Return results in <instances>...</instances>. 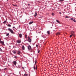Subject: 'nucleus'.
<instances>
[{
  "instance_id": "obj_1",
  "label": "nucleus",
  "mask_w": 76,
  "mask_h": 76,
  "mask_svg": "<svg viewBox=\"0 0 76 76\" xmlns=\"http://www.w3.org/2000/svg\"><path fill=\"white\" fill-rule=\"evenodd\" d=\"M8 31H10V32H11V33H12V34H13V33H14V32H13V30H12V29H10V28H9L8 29Z\"/></svg>"
},
{
  "instance_id": "obj_2",
  "label": "nucleus",
  "mask_w": 76,
  "mask_h": 76,
  "mask_svg": "<svg viewBox=\"0 0 76 76\" xmlns=\"http://www.w3.org/2000/svg\"><path fill=\"white\" fill-rule=\"evenodd\" d=\"M70 20H72L73 21V22H76V20H75V19L74 18H71Z\"/></svg>"
},
{
  "instance_id": "obj_3",
  "label": "nucleus",
  "mask_w": 76,
  "mask_h": 76,
  "mask_svg": "<svg viewBox=\"0 0 76 76\" xmlns=\"http://www.w3.org/2000/svg\"><path fill=\"white\" fill-rule=\"evenodd\" d=\"M33 68L35 70H37V66L36 65V67H35V64H34Z\"/></svg>"
},
{
  "instance_id": "obj_4",
  "label": "nucleus",
  "mask_w": 76,
  "mask_h": 76,
  "mask_svg": "<svg viewBox=\"0 0 76 76\" xmlns=\"http://www.w3.org/2000/svg\"><path fill=\"white\" fill-rule=\"evenodd\" d=\"M28 39L29 42H31V40L30 37H28Z\"/></svg>"
},
{
  "instance_id": "obj_5",
  "label": "nucleus",
  "mask_w": 76,
  "mask_h": 76,
  "mask_svg": "<svg viewBox=\"0 0 76 76\" xmlns=\"http://www.w3.org/2000/svg\"><path fill=\"white\" fill-rule=\"evenodd\" d=\"M28 49L29 50H31V46L30 45L28 46Z\"/></svg>"
},
{
  "instance_id": "obj_6",
  "label": "nucleus",
  "mask_w": 76,
  "mask_h": 76,
  "mask_svg": "<svg viewBox=\"0 0 76 76\" xmlns=\"http://www.w3.org/2000/svg\"><path fill=\"white\" fill-rule=\"evenodd\" d=\"M22 49L23 50H25V46L24 45H23L22 47Z\"/></svg>"
},
{
  "instance_id": "obj_7",
  "label": "nucleus",
  "mask_w": 76,
  "mask_h": 76,
  "mask_svg": "<svg viewBox=\"0 0 76 76\" xmlns=\"http://www.w3.org/2000/svg\"><path fill=\"white\" fill-rule=\"evenodd\" d=\"M0 43L1 44H2V45H4V42H3V41H0Z\"/></svg>"
},
{
  "instance_id": "obj_8",
  "label": "nucleus",
  "mask_w": 76,
  "mask_h": 76,
  "mask_svg": "<svg viewBox=\"0 0 76 76\" xmlns=\"http://www.w3.org/2000/svg\"><path fill=\"white\" fill-rule=\"evenodd\" d=\"M16 61H14L13 62V64L15 65V66H16Z\"/></svg>"
},
{
  "instance_id": "obj_9",
  "label": "nucleus",
  "mask_w": 76,
  "mask_h": 76,
  "mask_svg": "<svg viewBox=\"0 0 76 76\" xmlns=\"http://www.w3.org/2000/svg\"><path fill=\"white\" fill-rule=\"evenodd\" d=\"M19 35L20 38H22V35L21 34H19Z\"/></svg>"
},
{
  "instance_id": "obj_10",
  "label": "nucleus",
  "mask_w": 76,
  "mask_h": 76,
  "mask_svg": "<svg viewBox=\"0 0 76 76\" xmlns=\"http://www.w3.org/2000/svg\"><path fill=\"white\" fill-rule=\"evenodd\" d=\"M17 42L18 43H20V42H21V41L19 40H18L17 41Z\"/></svg>"
},
{
  "instance_id": "obj_11",
  "label": "nucleus",
  "mask_w": 76,
  "mask_h": 76,
  "mask_svg": "<svg viewBox=\"0 0 76 76\" xmlns=\"http://www.w3.org/2000/svg\"><path fill=\"white\" fill-rule=\"evenodd\" d=\"M18 54H19V55H20V53H21V52H20V51H18Z\"/></svg>"
},
{
  "instance_id": "obj_12",
  "label": "nucleus",
  "mask_w": 76,
  "mask_h": 76,
  "mask_svg": "<svg viewBox=\"0 0 76 76\" xmlns=\"http://www.w3.org/2000/svg\"><path fill=\"white\" fill-rule=\"evenodd\" d=\"M34 16L36 17L37 16V13L36 12H35V14L34 15Z\"/></svg>"
},
{
  "instance_id": "obj_13",
  "label": "nucleus",
  "mask_w": 76,
  "mask_h": 76,
  "mask_svg": "<svg viewBox=\"0 0 76 76\" xmlns=\"http://www.w3.org/2000/svg\"><path fill=\"white\" fill-rule=\"evenodd\" d=\"M64 0H59V1L60 2H62V1H63Z\"/></svg>"
},
{
  "instance_id": "obj_14",
  "label": "nucleus",
  "mask_w": 76,
  "mask_h": 76,
  "mask_svg": "<svg viewBox=\"0 0 76 76\" xmlns=\"http://www.w3.org/2000/svg\"><path fill=\"white\" fill-rule=\"evenodd\" d=\"M47 34H48V35H49V34H50V31H47Z\"/></svg>"
},
{
  "instance_id": "obj_15",
  "label": "nucleus",
  "mask_w": 76,
  "mask_h": 76,
  "mask_svg": "<svg viewBox=\"0 0 76 76\" xmlns=\"http://www.w3.org/2000/svg\"><path fill=\"white\" fill-rule=\"evenodd\" d=\"M33 23V22H30V23H29V25H31V24H32Z\"/></svg>"
},
{
  "instance_id": "obj_16",
  "label": "nucleus",
  "mask_w": 76,
  "mask_h": 76,
  "mask_svg": "<svg viewBox=\"0 0 76 76\" xmlns=\"http://www.w3.org/2000/svg\"><path fill=\"white\" fill-rule=\"evenodd\" d=\"M56 22H58V23H60V21L58 20H56Z\"/></svg>"
},
{
  "instance_id": "obj_17",
  "label": "nucleus",
  "mask_w": 76,
  "mask_h": 76,
  "mask_svg": "<svg viewBox=\"0 0 76 76\" xmlns=\"http://www.w3.org/2000/svg\"><path fill=\"white\" fill-rule=\"evenodd\" d=\"M60 33L59 32H58V33H57V35H60Z\"/></svg>"
},
{
  "instance_id": "obj_18",
  "label": "nucleus",
  "mask_w": 76,
  "mask_h": 76,
  "mask_svg": "<svg viewBox=\"0 0 76 76\" xmlns=\"http://www.w3.org/2000/svg\"><path fill=\"white\" fill-rule=\"evenodd\" d=\"M8 26L9 27H11V25L10 24H9Z\"/></svg>"
},
{
  "instance_id": "obj_19",
  "label": "nucleus",
  "mask_w": 76,
  "mask_h": 76,
  "mask_svg": "<svg viewBox=\"0 0 76 76\" xmlns=\"http://www.w3.org/2000/svg\"><path fill=\"white\" fill-rule=\"evenodd\" d=\"M13 53L14 54H16V51H13Z\"/></svg>"
},
{
  "instance_id": "obj_20",
  "label": "nucleus",
  "mask_w": 76,
  "mask_h": 76,
  "mask_svg": "<svg viewBox=\"0 0 76 76\" xmlns=\"http://www.w3.org/2000/svg\"><path fill=\"white\" fill-rule=\"evenodd\" d=\"M6 22H7V21H5L4 22V23H6Z\"/></svg>"
},
{
  "instance_id": "obj_21",
  "label": "nucleus",
  "mask_w": 76,
  "mask_h": 76,
  "mask_svg": "<svg viewBox=\"0 0 76 76\" xmlns=\"http://www.w3.org/2000/svg\"><path fill=\"white\" fill-rule=\"evenodd\" d=\"M25 37L26 38H27V35L26 34L25 35Z\"/></svg>"
},
{
  "instance_id": "obj_22",
  "label": "nucleus",
  "mask_w": 76,
  "mask_h": 76,
  "mask_svg": "<svg viewBox=\"0 0 76 76\" xmlns=\"http://www.w3.org/2000/svg\"><path fill=\"white\" fill-rule=\"evenodd\" d=\"M72 35H73V34H72L70 35V38H72Z\"/></svg>"
},
{
  "instance_id": "obj_23",
  "label": "nucleus",
  "mask_w": 76,
  "mask_h": 76,
  "mask_svg": "<svg viewBox=\"0 0 76 76\" xmlns=\"http://www.w3.org/2000/svg\"><path fill=\"white\" fill-rule=\"evenodd\" d=\"M52 16H54V13H52Z\"/></svg>"
},
{
  "instance_id": "obj_24",
  "label": "nucleus",
  "mask_w": 76,
  "mask_h": 76,
  "mask_svg": "<svg viewBox=\"0 0 76 76\" xmlns=\"http://www.w3.org/2000/svg\"><path fill=\"white\" fill-rule=\"evenodd\" d=\"M24 76H28V75H27V74H24Z\"/></svg>"
},
{
  "instance_id": "obj_25",
  "label": "nucleus",
  "mask_w": 76,
  "mask_h": 76,
  "mask_svg": "<svg viewBox=\"0 0 76 76\" xmlns=\"http://www.w3.org/2000/svg\"><path fill=\"white\" fill-rule=\"evenodd\" d=\"M9 35V34L8 33L6 35V36H8V35Z\"/></svg>"
},
{
  "instance_id": "obj_26",
  "label": "nucleus",
  "mask_w": 76,
  "mask_h": 76,
  "mask_svg": "<svg viewBox=\"0 0 76 76\" xmlns=\"http://www.w3.org/2000/svg\"><path fill=\"white\" fill-rule=\"evenodd\" d=\"M40 51L39 50H38V53H39Z\"/></svg>"
},
{
  "instance_id": "obj_27",
  "label": "nucleus",
  "mask_w": 76,
  "mask_h": 76,
  "mask_svg": "<svg viewBox=\"0 0 76 76\" xmlns=\"http://www.w3.org/2000/svg\"><path fill=\"white\" fill-rule=\"evenodd\" d=\"M22 68L23 69V70H24V67H22Z\"/></svg>"
},
{
  "instance_id": "obj_28",
  "label": "nucleus",
  "mask_w": 76,
  "mask_h": 76,
  "mask_svg": "<svg viewBox=\"0 0 76 76\" xmlns=\"http://www.w3.org/2000/svg\"><path fill=\"white\" fill-rule=\"evenodd\" d=\"M65 18H69V17H68L67 16H66Z\"/></svg>"
},
{
  "instance_id": "obj_29",
  "label": "nucleus",
  "mask_w": 76,
  "mask_h": 76,
  "mask_svg": "<svg viewBox=\"0 0 76 76\" xmlns=\"http://www.w3.org/2000/svg\"><path fill=\"white\" fill-rule=\"evenodd\" d=\"M38 45H36V47H38Z\"/></svg>"
},
{
  "instance_id": "obj_30",
  "label": "nucleus",
  "mask_w": 76,
  "mask_h": 76,
  "mask_svg": "<svg viewBox=\"0 0 76 76\" xmlns=\"http://www.w3.org/2000/svg\"><path fill=\"white\" fill-rule=\"evenodd\" d=\"M37 64V61H36L35 62V64Z\"/></svg>"
},
{
  "instance_id": "obj_31",
  "label": "nucleus",
  "mask_w": 76,
  "mask_h": 76,
  "mask_svg": "<svg viewBox=\"0 0 76 76\" xmlns=\"http://www.w3.org/2000/svg\"><path fill=\"white\" fill-rule=\"evenodd\" d=\"M28 6H30V4H28Z\"/></svg>"
},
{
  "instance_id": "obj_32",
  "label": "nucleus",
  "mask_w": 76,
  "mask_h": 76,
  "mask_svg": "<svg viewBox=\"0 0 76 76\" xmlns=\"http://www.w3.org/2000/svg\"><path fill=\"white\" fill-rule=\"evenodd\" d=\"M13 28H15V27H13Z\"/></svg>"
},
{
  "instance_id": "obj_33",
  "label": "nucleus",
  "mask_w": 76,
  "mask_h": 76,
  "mask_svg": "<svg viewBox=\"0 0 76 76\" xmlns=\"http://www.w3.org/2000/svg\"><path fill=\"white\" fill-rule=\"evenodd\" d=\"M16 57H16V56H15V57H14V58H16Z\"/></svg>"
},
{
  "instance_id": "obj_34",
  "label": "nucleus",
  "mask_w": 76,
  "mask_h": 76,
  "mask_svg": "<svg viewBox=\"0 0 76 76\" xmlns=\"http://www.w3.org/2000/svg\"><path fill=\"white\" fill-rule=\"evenodd\" d=\"M59 13H60V14H61V12H60Z\"/></svg>"
},
{
  "instance_id": "obj_35",
  "label": "nucleus",
  "mask_w": 76,
  "mask_h": 76,
  "mask_svg": "<svg viewBox=\"0 0 76 76\" xmlns=\"http://www.w3.org/2000/svg\"><path fill=\"white\" fill-rule=\"evenodd\" d=\"M0 49H1V51H2V50H1V48H0Z\"/></svg>"
},
{
  "instance_id": "obj_36",
  "label": "nucleus",
  "mask_w": 76,
  "mask_h": 76,
  "mask_svg": "<svg viewBox=\"0 0 76 76\" xmlns=\"http://www.w3.org/2000/svg\"><path fill=\"white\" fill-rule=\"evenodd\" d=\"M6 69V68H5V69H4V70H5V69Z\"/></svg>"
},
{
  "instance_id": "obj_37",
  "label": "nucleus",
  "mask_w": 76,
  "mask_h": 76,
  "mask_svg": "<svg viewBox=\"0 0 76 76\" xmlns=\"http://www.w3.org/2000/svg\"><path fill=\"white\" fill-rule=\"evenodd\" d=\"M7 1H8V0H7Z\"/></svg>"
}]
</instances>
